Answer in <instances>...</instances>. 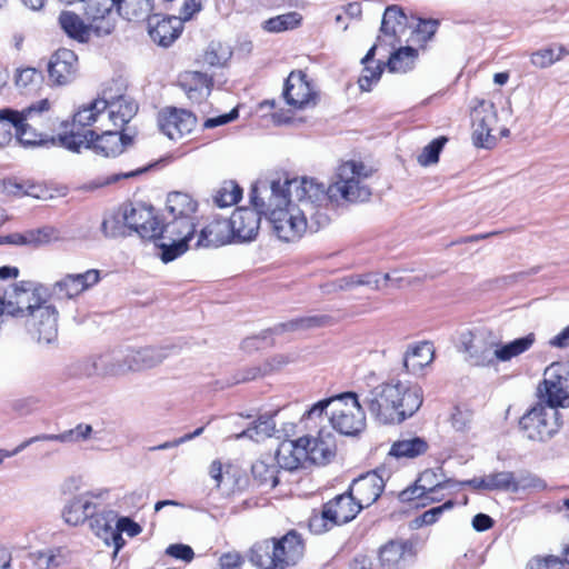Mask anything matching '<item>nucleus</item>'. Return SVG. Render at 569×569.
<instances>
[{
	"label": "nucleus",
	"instance_id": "1",
	"mask_svg": "<svg viewBox=\"0 0 569 569\" xmlns=\"http://www.w3.org/2000/svg\"><path fill=\"white\" fill-rule=\"evenodd\" d=\"M305 181L307 178L279 177L254 188V192L260 191V206L272 233L283 242H296L308 230L316 232L329 224V214L321 204L299 194L300 187L296 182Z\"/></svg>",
	"mask_w": 569,
	"mask_h": 569
},
{
	"label": "nucleus",
	"instance_id": "2",
	"mask_svg": "<svg viewBox=\"0 0 569 569\" xmlns=\"http://www.w3.org/2000/svg\"><path fill=\"white\" fill-rule=\"evenodd\" d=\"M371 173V169L362 162L351 160L339 166L336 179L328 188L315 179H307V181L296 182V184L300 187L298 192L301 197L307 196L313 202L318 201L327 211L328 202L341 204L367 201L371 196V190L367 184V179Z\"/></svg>",
	"mask_w": 569,
	"mask_h": 569
},
{
	"label": "nucleus",
	"instance_id": "3",
	"mask_svg": "<svg viewBox=\"0 0 569 569\" xmlns=\"http://www.w3.org/2000/svg\"><path fill=\"white\" fill-rule=\"evenodd\" d=\"M423 401L422 389L417 385L390 379L372 387L363 402L380 425H398L412 417Z\"/></svg>",
	"mask_w": 569,
	"mask_h": 569
},
{
	"label": "nucleus",
	"instance_id": "4",
	"mask_svg": "<svg viewBox=\"0 0 569 569\" xmlns=\"http://www.w3.org/2000/svg\"><path fill=\"white\" fill-rule=\"evenodd\" d=\"M198 201L184 192H171L167 197V222L163 226L161 259L170 262L184 253L194 239L198 224Z\"/></svg>",
	"mask_w": 569,
	"mask_h": 569
},
{
	"label": "nucleus",
	"instance_id": "5",
	"mask_svg": "<svg viewBox=\"0 0 569 569\" xmlns=\"http://www.w3.org/2000/svg\"><path fill=\"white\" fill-rule=\"evenodd\" d=\"M327 415L331 427L343 436H357L366 428V415L355 392H345L315 403L305 415L313 419Z\"/></svg>",
	"mask_w": 569,
	"mask_h": 569
},
{
	"label": "nucleus",
	"instance_id": "6",
	"mask_svg": "<svg viewBox=\"0 0 569 569\" xmlns=\"http://www.w3.org/2000/svg\"><path fill=\"white\" fill-rule=\"evenodd\" d=\"M137 110L133 100L126 96L111 100L98 98L78 108L73 114L72 126H96L97 132L104 131L106 127L123 128Z\"/></svg>",
	"mask_w": 569,
	"mask_h": 569
},
{
	"label": "nucleus",
	"instance_id": "7",
	"mask_svg": "<svg viewBox=\"0 0 569 569\" xmlns=\"http://www.w3.org/2000/svg\"><path fill=\"white\" fill-rule=\"evenodd\" d=\"M305 555L301 536L291 530L281 538L267 539L251 549L250 561L257 568L286 569L296 566Z\"/></svg>",
	"mask_w": 569,
	"mask_h": 569
},
{
	"label": "nucleus",
	"instance_id": "8",
	"mask_svg": "<svg viewBox=\"0 0 569 569\" xmlns=\"http://www.w3.org/2000/svg\"><path fill=\"white\" fill-rule=\"evenodd\" d=\"M122 128L106 127L104 131L86 130L77 132L71 130L69 133L60 134L59 142L66 149L80 152L82 148H93L97 153L104 157H114L120 154L126 147V138L120 133Z\"/></svg>",
	"mask_w": 569,
	"mask_h": 569
},
{
	"label": "nucleus",
	"instance_id": "9",
	"mask_svg": "<svg viewBox=\"0 0 569 569\" xmlns=\"http://www.w3.org/2000/svg\"><path fill=\"white\" fill-rule=\"evenodd\" d=\"M48 290L44 286L33 281H20L3 296L7 315L28 318L36 309L48 302Z\"/></svg>",
	"mask_w": 569,
	"mask_h": 569
},
{
	"label": "nucleus",
	"instance_id": "10",
	"mask_svg": "<svg viewBox=\"0 0 569 569\" xmlns=\"http://www.w3.org/2000/svg\"><path fill=\"white\" fill-rule=\"evenodd\" d=\"M472 141L476 147L490 149L499 136H507L508 129L498 126V112L488 100H477L471 109Z\"/></svg>",
	"mask_w": 569,
	"mask_h": 569
},
{
	"label": "nucleus",
	"instance_id": "11",
	"mask_svg": "<svg viewBox=\"0 0 569 569\" xmlns=\"http://www.w3.org/2000/svg\"><path fill=\"white\" fill-rule=\"evenodd\" d=\"M519 427L528 440L546 442L560 429L559 412L553 407L539 402L520 418Z\"/></svg>",
	"mask_w": 569,
	"mask_h": 569
},
{
	"label": "nucleus",
	"instance_id": "12",
	"mask_svg": "<svg viewBox=\"0 0 569 569\" xmlns=\"http://www.w3.org/2000/svg\"><path fill=\"white\" fill-rule=\"evenodd\" d=\"M121 218L130 230L136 231L141 238L163 242V226L154 214L151 206L144 203H129L121 208Z\"/></svg>",
	"mask_w": 569,
	"mask_h": 569
},
{
	"label": "nucleus",
	"instance_id": "13",
	"mask_svg": "<svg viewBox=\"0 0 569 569\" xmlns=\"http://www.w3.org/2000/svg\"><path fill=\"white\" fill-rule=\"evenodd\" d=\"M282 96L287 106L293 111L315 108L319 102V93L302 71H292L286 79Z\"/></svg>",
	"mask_w": 569,
	"mask_h": 569
},
{
	"label": "nucleus",
	"instance_id": "14",
	"mask_svg": "<svg viewBox=\"0 0 569 569\" xmlns=\"http://www.w3.org/2000/svg\"><path fill=\"white\" fill-rule=\"evenodd\" d=\"M543 393L547 406H569V368L561 362H553L546 368L543 373Z\"/></svg>",
	"mask_w": 569,
	"mask_h": 569
},
{
	"label": "nucleus",
	"instance_id": "15",
	"mask_svg": "<svg viewBox=\"0 0 569 569\" xmlns=\"http://www.w3.org/2000/svg\"><path fill=\"white\" fill-rule=\"evenodd\" d=\"M456 480L447 479L441 469H427L422 471L416 482L399 493L402 502L421 499L429 493H438L439 490L453 488Z\"/></svg>",
	"mask_w": 569,
	"mask_h": 569
},
{
	"label": "nucleus",
	"instance_id": "16",
	"mask_svg": "<svg viewBox=\"0 0 569 569\" xmlns=\"http://www.w3.org/2000/svg\"><path fill=\"white\" fill-rule=\"evenodd\" d=\"M30 332L39 342L51 343L58 336V311L49 301L36 309L28 318Z\"/></svg>",
	"mask_w": 569,
	"mask_h": 569
},
{
	"label": "nucleus",
	"instance_id": "17",
	"mask_svg": "<svg viewBox=\"0 0 569 569\" xmlns=\"http://www.w3.org/2000/svg\"><path fill=\"white\" fill-rule=\"evenodd\" d=\"M83 16L93 22L97 37L109 36L116 29V17L112 11L116 0H82Z\"/></svg>",
	"mask_w": 569,
	"mask_h": 569
},
{
	"label": "nucleus",
	"instance_id": "18",
	"mask_svg": "<svg viewBox=\"0 0 569 569\" xmlns=\"http://www.w3.org/2000/svg\"><path fill=\"white\" fill-rule=\"evenodd\" d=\"M196 122L191 112L176 108L163 110L158 118L160 130L171 140H179L190 133Z\"/></svg>",
	"mask_w": 569,
	"mask_h": 569
},
{
	"label": "nucleus",
	"instance_id": "19",
	"mask_svg": "<svg viewBox=\"0 0 569 569\" xmlns=\"http://www.w3.org/2000/svg\"><path fill=\"white\" fill-rule=\"evenodd\" d=\"M233 241L230 220L214 217L199 233L194 232V239L189 248L219 247Z\"/></svg>",
	"mask_w": 569,
	"mask_h": 569
},
{
	"label": "nucleus",
	"instance_id": "20",
	"mask_svg": "<svg viewBox=\"0 0 569 569\" xmlns=\"http://www.w3.org/2000/svg\"><path fill=\"white\" fill-rule=\"evenodd\" d=\"M229 220L233 241L250 242L258 236L261 216L257 209L238 208Z\"/></svg>",
	"mask_w": 569,
	"mask_h": 569
},
{
	"label": "nucleus",
	"instance_id": "21",
	"mask_svg": "<svg viewBox=\"0 0 569 569\" xmlns=\"http://www.w3.org/2000/svg\"><path fill=\"white\" fill-rule=\"evenodd\" d=\"M407 17L397 6H390L385 10L381 22V34L378 37L377 43L380 47H389L396 49L400 43L405 33Z\"/></svg>",
	"mask_w": 569,
	"mask_h": 569
},
{
	"label": "nucleus",
	"instance_id": "22",
	"mask_svg": "<svg viewBox=\"0 0 569 569\" xmlns=\"http://www.w3.org/2000/svg\"><path fill=\"white\" fill-rule=\"evenodd\" d=\"M50 80L64 86L70 83L78 72V58L73 51L62 48L57 50L49 61L48 66Z\"/></svg>",
	"mask_w": 569,
	"mask_h": 569
},
{
	"label": "nucleus",
	"instance_id": "23",
	"mask_svg": "<svg viewBox=\"0 0 569 569\" xmlns=\"http://www.w3.org/2000/svg\"><path fill=\"white\" fill-rule=\"evenodd\" d=\"M182 22L176 16L161 17L158 13L148 18V32L153 42L169 47L181 33Z\"/></svg>",
	"mask_w": 569,
	"mask_h": 569
},
{
	"label": "nucleus",
	"instance_id": "24",
	"mask_svg": "<svg viewBox=\"0 0 569 569\" xmlns=\"http://www.w3.org/2000/svg\"><path fill=\"white\" fill-rule=\"evenodd\" d=\"M100 281V271L89 269L82 273H70L57 281L53 290L63 298L72 299Z\"/></svg>",
	"mask_w": 569,
	"mask_h": 569
},
{
	"label": "nucleus",
	"instance_id": "25",
	"mask_svg": "<svg viewBox=\"0 0 569 569\" xmlns=\"http://www.w3.org/2000/svg\"><path fill=\"white\" fill-rule=\"evenodd\" d=\"M383 488V475L369 472L353 481L350 492L362 509L371 506L380 497Z\"/></svg>",
	"mask_w": 569,
	"mask_h": 569
},
{
	"label": "nucleus",
	"instance_id": "26",
	"mask_svg": "<svg viewBox=\"0 0 569 569\" xmlns=\"http://www.w3.org/2000/svg\"><path fill=\"white\" fill-rule=\"evenodd\" d=\"M126 373L151 369L167 358L164 348L142 347L122 352Z\"/></svg>",
	"mask_w": 569,
	"mask_h": 569
},
{
	"label": "nucleus",
	"instance_id": "27",
	"mask_svg": "<svg viewBox=\"0 0 569 569\" xmlns=\"http://www.w3.org/2000/svg\"><path fill=\"white\" fill-rule=\"evenodd\" d=\"M307 463L325 465L335 456L336 442L330 431L320 430L316 437L302 436Z\"/></svg>",
	"mask_w": 569,
	"mask_h": 569
},
{
	"label": "nucleus",
	"instance_id": "28",
	"mask_svg": "<svg viewBox=\"0 0 569 569\" xmlns=\"http://www.w3.org/2000/svg\"><path fill=\"white\" fill-rule=\"evenodd\" d=\"M361 510L351 492L337 496L325 505L322 518L331 525H342L351 521Z\"/></svg>",
	"mask_w": 569,
	"mask_h": 569
},
{
	"label": "nucleus",
	"instance_id": "29",
	"mask_svg": "<svg viewBox=\"0 0 569 569\" xmlns=\"http://www.w3.org/2000/svg\"><path fill=\"white\" fill-rule=\"evenodd\" d=\"M87 376L119 377L127 375L122 352L93 356L84 362Z\"/></svg>",
	"mask_w": 569,
	"mask_h": 569
},
{
	"label": "nucleus",
	"instance_id": "30",
	"mask_svg": "<svg viewBox=\"0 0 569 569\" xmlns=\"http://www.w3.org/2000/svg\"><path fill=\"white\" fill-rule=\"evenodd\" d=\"M61 239L60 231L51 226L28 230L22 233H11L0 237V244L10 243L14 246L41 247Z\"/></svg>",
	"mask_w": 569,
	"mask_h": 569
},
{
	"label": "nucleus",
	"instance_id": "31",
	"mask_svg": "<svg viewBox=\"0 0 569 569\" xmlns=\"http://www.w3.org/2000/svg\"><path fill=\"white\" fill-rule=\"evenodd\" d=\"M435 353V347L430 341L409 345L403 355L405 370L412 376H419L425 368L433 362Z\"/></svg>",
	"mask_w": 569,
	"mask_h": 569
},
{
	"label": "nucleus",
	"instance_id": "32",
	"mask_svg": "<svg viewBox=\"0 0 569 569\" xmlns=\"http://www.w3.org/2000/svg\"><path fill=\"white\" fill-rule=\"evenodd\" d=\"M303 443L308 442L302 440V437L296 440L282 441L274 456L278 466L289 471L303 468L307 463V453Z\"/></svg>",
	"mask_w": 569,
	"mask_h": 569
},
{
	"label": "nucleus",
	"instance_id": "33",
	"mask_svg": "<svg viewBox=\"0 0 569 569\" xmlns=\"http://www.w3.org/2000/svg\"><path fill=\"white\" fill-rule=\"evenodd\" d=\"M117 513L113 510H108L101 513L91 516L90 527L97 537L101 538L106 545L114 547V553H117L122 546L124 540L119 531L114 530L113 523L116 525Z\"/></svg>",
	"mask_w": 569,
	"mask_h": 569
},
{
	"label": "nucleus",
	"instance_id": "34",
	"mask_svg": "<svg viewBox=\"0 0 569 569\" xmlns=\"http://www.w3.org/2000/svg\"><path fill=\"white\" fill-rule=\"evenodd\" d=\"M486 482L488 483L487 490H502V491H511L517 492L520 489L533 488L537 490H541L546 488V485L542 480L532 478L528 480H517L512 472L509 471H500L496 473H490L485 476Z\"/></svg>",
	"mask_w": 569,
	"mask_h": 569
},
{
	"label": "nucleus",
	"instance_id": "35",
	"mask_svg": "<svg viewBox=\"0 0 569 569\" xmlns=\"http://www.w3.org/2000/svg\"><path fill=\"white\" fill-rule=\"evenodd\" d=\"M460 342L462 351L473 366H488L496 358L493 350L481 336L466 332L461 336Z\"/></svg>",
	"mask_w": 569,
	"mask_h": 569
},
{
	"label": "nucleus",
	"instance_id": "36",
	"mask_svg": "<svg viewBox=\"0 0 569 569\" xmlns=\"http://www.w3.org/2000/svg\"><path fill=\"white\" fill-rule=\"evenodd\" d=\"M179 84L193 102L206 100L212 88V79L199 71H186L179 78Z\"/></svg>",
	"mask_w": 569,
	"mask_h": 569
},
{
	"label": "nucleus",
	"instance_id": "37",
	"mask_svg": "<svg viewBox=\"0 0 569 569\" xmlns=\"http://www.w3.org/2000/svg\"><path fill=\"white\" fill-rule=\"evenodd\" d=\"M410 558V549L403 541H389L379 552L380 566L383 569H405Z\"/></svg>",
	"mask_w": 569,
	"mask_h": 569
},
{
	"label": "nucleus",
	"instance_id": "38",
	"mask_svg": "<svg viewBox=\"0 0 569 569\" xmlns=\"http://www.w3.org/2000/svg\"><path fill=\"white\" fill-rule=\"evenodd\" d=\"M59 23L62 30L72 39L79 42H88L91 36H96L93 22L83 20L71 11H63L59 17Z\"/></svg>",
	"mask_w": 569,
	"mask_h": 569
},
{
	"label": "nucleus",
	"instance_id": "39",
	"mask_svg": "<svg viewBox=\"0 0 569 569\" xmlns=\"http://www.w3.org/2000/svg\"><path fill=\"white\" fill-rule=\"evenodd\" d=\"M382 48L383 47L373 44L367 54L361 59L363 69L358 79V83L362 91H370L372 86L379 81L382 74L385 62L381 60H375L376 51Z\"/></svg>",
	"mask_w": 569,
	"mask_h": 569
},
{
	"label": "nucleus",
	"instance_id": "40",
	"mask_svg": "<svg viewBox=\"0 0 569 569\" xmlns=\"http://www.w3.org/2000/svg\"><path fill=\"white\" fill-rule=\"evenodd\" d=\"M96 508L93 501L88 496H77L72 498L63 508L62 518L67 525L79 526L83 523Z\"/></svg>",
	"mask_w": 569,
	"mask_h": 569
},
{
	"label": "nucleus",
	"instance_id": "41",
	"mask_svg": "<svg viewBox=\"0 0 569 569\" xmlns=\"http://www.w3.org/2000/svg\"><path fill=\"white\" fill-rule=\"evenodd\" d=\"M158 6L153 0H116L117 13L128 21H139L150 17Z\"/></svg>",
	"mask_w": 569,
	"mask_h": 569
},
{
	"label": "nucleus",
	"instance_id": "42",
	"mask_svg": "<svg viewBox=\"0 0 569 569\" xmlns=\"http://www.w3.org/2000/svg\"><path fill=\"white\" fill-rule=\"evenodd\" d=\"M276 460V457H272L271 455L263 456L259 459H257L252 467L251 472L256 481H258L259 485L267 486L270 488H273L278 483V469L277 466L273 463Z\"/></svg>",
	"mask_w": 569,
	"mask_h": 569
},
{
	"label": "nucleus",
	"instance_id": "43",
	"mask_svg": "<svg viewBox=\"0 0 569 569\" xmlns=\"http://www.w3.org/2000/svg\"><path fill=\"white\" fill-rule=\"evenodd\" d=\"M417 58V49L409 46L399 47L390 53V57L385 66H387L390 72L405 73L415 67Z\"/></svg>",
	"mask_w": 569,
	"mask_h": 569
},
{
	"label": "nucleus",
	"instance_id": "44",
	"mask_svg": "<svg viewBox=\"0 0 569 569\" xmlns=\"http://www.w3.org/2000/svg\"><path fill=\"white\" fill-rule=\"evenodd\" d=\"M536 342L535 333H529L525 337L515 339L508 343L497 347L493 350L496 359L500 361H509L515 357H518L528 351Z\"/></svg>",
	"mask_w": 569,
	"mask_h": 569
},
{
	"label": "nucleus",
	"instance_id": "45",
	"mask_svg": "<svg viewBox=\"0 0 569 569\" xmlns=\"http://www.w3.org/2000/svg\"><path fill=\"white\" fill-rule=\"evenodd\" d=\"M276 431V422L272 416H260L252 426L248 427L240 433L234 436L236 439L249 438L256 442L262 441L273 436Z\"/></svg>",
	"mask_w": 569,
	"mask_h": 569
},
{
	"label": "nucleus",
	"instance_id": "46",
	"mask_svg": "<svg viewBox=\"0 0 569 569\" xmlns=\"http://www.w3.org/2000/svg\"><path fill=\"white\" fill-rule=\"evenodd\" d=\"M428 450V443L422 438H409L396 441L389 451L390 458H416Z\"/></svg>",
	"mask_w": 569,
	"mask_h": 569
},
{
	"label": "nucleus",
	"instance_id": "47",
	"mask_svg": "<svg viewBox=\"0 0 569 569\" xmlns=\"http://www.w3.org/2000/svg\"><path fill=\"white\" fill-rule=\"evenodd\" d=\"M92 432V427L90 425L86 423H79L73 429H70L68 431H64L59 435H39L32 437V440L34 442L38 441H58V442H78L86 440L90 437Z\"/></svg>",
	"mask_w": 569,
	"mask_h": 569
},
{
	"label": "nucleus",
	"instance_id": "48",
	"mask_svg": "<svg viewBox=\"0 0 569 569\" xmlns=\"http://www.w3.org/2000/svg\"><path fill=\"white\" fill-rule=\"evenodd\" d=\"M232 54V47L229 43L212 41L203 53V61L210 67H224L230 61Z\"/></svg>",
	"mask_w": 569,
	"mask_h": 569
},
{
	"label": "nucleus",
	"instance_id": "49",
	"mask_svg": "<svg viewBox=\"0 0 569 569\" xmlns=\"http://www.w3.org/2000/svg\"><path fill=\"white\" fill-rule=\"evenodd\" d=\"M302 22V16L299 12L290 11L266 20L262 24L263 30L268 32H283L298 28Z\"/></svg>",
	"mask_w": 569,
	"mask_h": 569
},
{
	"label": "nucleus",
	"instance_id": "50",
	"mask_svg": "<svg viewBox=\"0 0 569 569\" xmlns=\"http://www.w3.org/2000/svg\"><path fill=\"white\" fill-rule=\"evenodd\" d=\"M52 102L49 99L39 100L22 111H18L19 122L24 121L30 124H41L49 119Z\"/></svg>",
	"mask_w": 569,
	"mask_h": 569
},
{
	"label": "nucleus",
	"instance_id": "51",
	"mask_svg": "<svg viewBox=\"0 0 569 569\" xmlns=\"http://www.w3.org/2000/svg\"><path fill=\"white\" fill-rule=\"evenodd\" d=\"M569 54L562 46H551L540 49L531 54L530 61L537 68H548L555 62L561 60L565 56Z\"/></svg>",
	"mask_w": 569,
	"mask_h": 569
},
{
	"label": "nucleus",
	"instance_id": "52",
	"mask_svg": "<svg viewBox=\"0 0 569 569\" xmlns=\"http://www.w3.org/2000/svg\"><path fill=\"white\" fill-rule=\"evenodd\" d=\"M19 123L17 110L9 108L0 110V147H6L14 138L16 128Z\"/></svg>",
	"mask_w": 569,
	"mask_h": 569
},
{
	"label": "nucleus",
	"instance_id": "53",
	"mask_svg": "<svg viewBox=\"0 0 569 569\" xmlns=\"http://www.w3.org/2000/svg\"><path fill=\"white\" fill-rule=\"evenodd\" d=\"M242 196L241 188L233 181L223 182L213 194V202L219 208L231 207L236 204Z\"/></svg>",
	"mask_w": 569,
	"mask_h": 569
},
{
	"label": "nucleus",
	"instance_id": "54",
	"mask_svg": "<svg viewBox=\"0 0 569 569\" xmlns=\"http://www.w3.org/2000/svg\"><path fill=\"white\" fill-rule=\"evenodd\" d=\"M16 141L23 147H36L43 142L42 136L32 128V124L20 121L14 132Z\"/></svg>",
	"mask_w": 569,
	"mask_h": 569
},
{
	"label": "nucleus",
	"instance_id": "55",
	"mask_svg": "<svg viewBox=\"0 0 569 569\" xmlns=\"http://www.w3.org/2000/svg\"><path fill=\"white\" fill-rule=\"evenodd\" d=\"M331 322V317L327 315L319 316H310L300 319H296L289 321L288 323L282 325V328L286 330H301V329H310L317 327H323Z\"/></svg>",
	"mask_w": 569,
	"mask_h": 569
},
{
	"label": "nucleus",
	"instance_id": "56",
	"mask_svg": "<svg viewBox=\"0 0 569 569\" xmlns=\"http://www.w3.org/2000/svg\"><path fill=\"white\" fill-rule=\"evenodd\" d=\"M446 142L447 139L445 137L432 140L422 149L421 153L418 156V162L425 167L437 163L439 160V153Z\"/></svg>",
	"mask_w": 569,
	"mask_h": 569
},
{
	"label": "nucleus",
	"instance_id": "57",
	"mask_svg": "<svg viewBox=\"0 0 569 569\" xmlns=\"http://www.w3.org/2000/svg\"><path fill=\"white\" fill-rule=\"evenodd\" d=\"M41 80V72L34 68L20 69L16 74V86L20 89H31L39 84Z\"/></svg>",
	"mask_w": 569,
	"mask_h": 569
},
{
	"label": "nucleus",
	"instance_id": "58",
	"mask_svg": "<svg viewBox=\"0 0 569 569\" xmlns=\"http://www.w3.org/2000/svg\"><path fill=\"white\" fill-rule=\"evenodd\" d=\"M455 501L448 500L441 506L431 508L425 511L418 519H416V523L418 527L420 526H430L438 521V519L442 516L445 511H449L453 508Z\"/></svg>",
	"mask_w": 569,
	"mask_h": 569
},
{
	"label": "nucleus",
	"instance_id": "59",
	"mask_svg": "<svg viewBox=\"0 0 569 569\" xmlns=\"http://www.w3.org/2000/svg\"><path fill=\"white\" fill-rule=\"evenodd\" d=\"M36 563L39 569H53L60 567L64 559L60 551H39L34 555Z\"/></svg>",
	"mask_w": 569,
	"mask_h": 569
},
{
	"label": "nucleus",
	"instance_id": "60",
	"mask_svg": "<svg viewBox=\"0 0 569 569\" xmlns=\"http://www.w3.org/2000/svg\"><path fill=\"white\" fill-rule=\"evenodd\" d=\"M126 228L124 222L121 218V211L118 214H114L110 218H107L102 222V231L108 237H119L126 234Z\"/></svg>",
	"mask_w": 569,
	"mask_h": 569
},
{
	"label": "nucleus",
	"instance_id": "61",
	"mask_svg": "<svg viewBox=\"0 0 569 569\" xmlns=\"http://www.w3.org/2000/svg\"><path fill=\"white\" fill-rule=\"evenodd\" d=\"M437 30L436 21H425L420 20L412 32V41L417 42H426L428 41Z\"/></svg>",
	"mask_w": 569,
	"mask_h": 569
},
{
	"label": "nucleus",
	"instance_id": "62",
	"mask_svg": "<svg viewBox=\"0 0 569 569\" xmlns=\"http://www.w3.org/2000/svg\"><path fill=\"white\" fill-rule=\"evenodd\" d=\"M114 530L119 531L120 536L126 532L129 537H134L141 532V527L128 517H120L116 518Z\"/></svg>",
	"mask_w": 569,
	"mask_h": 569
},
{
	"label": "nucleus",
	"instance_id": "63",
	"mask_svg": "<svg viewBox=\"0 0 569 569\" xmlns=\"http://www.w3.org/2000/svg\"><path fill=\"white\" fill-rule=\"evenodd\" d=\"M451 426L457 431H465L471 422V413L468 410L456 408L451 413Z\"/></svg>",
	"mask_w": 569,
	"mask_h": 569
},
{
	"label": "nucleus",
	"instance_id": "64",
	"mask_svg": "<svg viewBox=\"0 0 569 569\" xmlns=\"http://www.w3.org/2000/svg\"><path fill=\"white\" fill-rule=\"evenodd\" d=\"M166 552H167V555H169L176 559L183 560L186 562L191 561L194 557V552H193L192 548L190 546L182 545V543L170 545L167 548Z\"/></svg>",
	"mask_w": 569,
	"mask_h": 569
}]
</instances>
